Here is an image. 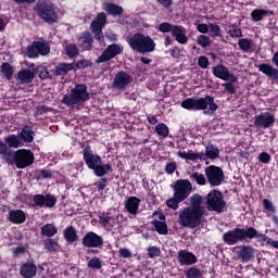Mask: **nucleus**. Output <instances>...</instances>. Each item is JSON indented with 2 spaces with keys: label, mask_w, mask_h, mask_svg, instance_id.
I'll return each mask as SVG.
<instances>
[{
  "label": "nucleus",
  "mask_w": 278,
  "mask_h": 278,
  "mask_svg": "<svg viewBox=\"0 0 278 278\" xmlns=\"http://www.w3.org/2000/svg\"><path fill=\"white\" fill-rule=\"evenodd\" d=\"M190 206L184 207L179 213V224L181 227L197 229L205 215V206H203V197L198 193L189 198Z\"/></svg>",
  "instance_id": "1"
},
{
  "label": "nucleus",
  "mask_w": 278,
  "mask_h": 278,
  "mask_svg": "<svg viewBox=\"0 0 278 278\" xmlns=\"http://www.w3.org/2000/svg\"><path fill=\"white\" fill-rule=\"evenodd\" d=\"M83 159L87 168L93 172L96 177L101 178V184L108 187V177L110 173H114L112 163H103V159L99 154H94L90 146H86L83 150Z\"/></svg>",
  "instance_id": "2"
},
{
  "label": "nucleus",
  "mask_w": 278,
  "mask_h": 278,
  "mask_svg": "<svg viewBox=\"0 0 278 278\" xmlns=\"http://www.w3.org/2000/svg\"><path fill=\"white\" fill-rule=\"evenodd\" d=\"M257 238H266V235L260 233L255 227H247V229L241 227H236L232 230H228L223 235V242L228 247H233L238 242H251Z\"/></svg>",
  "instance_id": "3"
},
{
  "label": "nucleus",
  "mask_w": 278,
  "mask_h": 278,
  "mask_svg": "<svg viewBox=\"0 0 278 278\" xmlns=\"http://www.w3.org/2000/svg\"><path fill=\"white\" fill-rule=\"evenodd\" d=\"M127 42L135 53H141L142 55L147 53H153L155 51V41L151 36L144 35L142 33H136L127 39Z\"/></svg>",
  "instance_id": "4"
},
{
  "label": "nucleus",
  "mask_w": 278,
  "mask_h": 278,
  "mask_svg": "<svg viewBox=\"0 0 278 278\" xmlns=\"http://www.w3.org/2000/svg\"><path fill=\"white\" fill-rule=\"evenodd\" d=\"M208 110L211 112H216L218 110V105L214 102V97L206 94L204 98L195 99V98H187L181 102V108L184 110H190L194 112H199L201 110Z\"/></svg>",
  "instance_id": "5"
},
{
  "label": "nucleus",
  "mask_w": 278,
  "mask_h": 278,
  "mask_svg": "<svg viewBox=\"0 0 278 278\" xmlns=\"http://www.w3.org/2000/svg\"><path fill=\"white\" fill-rule=\"evenodd\" d=\"M88 99H90L88 86H86V84H78L71 89V94L63 96L62 103L67 108H73V105H77V103H86Z\"/></svg>",
  "instance_id": "6"
},
{
  "label": "nucleus",
  "mask_w": 278,
  "mask_h": 278,
  "mask_svg": "<svg viewBox=\"0 0 278 278\" xmlns=\"http://www.w3.org/2000/svg\"><path fill=\"white\" fill-rule=\"evenodd\" d=\"M34 11L37 16L48 23L49 25H53V23H58V13H55V5L52 4L49 0H38L36 3Z\"/></svg>",
  "instance_id": "7"
},
{
  "label": "nucleus",
  "mask_w": 278,
  "mask_h": 278,
  "mask_svg": "<svg viewBox=\"0 0 278 278\" xmlns=\"http://www.w3.org/2000/svg\"><path fill=\"white\" fill-rule=\"evenodd\" d=\"M206 207L208 212H216L217 214L223 213L225 207H227L223 192L216 189L211 190L206 195Z\"/></svg>",
  "instance_id": "8"
},
{
  "label": "nucleus",
  "mask_w": 278,
  "mask_h": 278,
  "mask_svg": "<svg viewBox=\"0 0 278 278\" xmlns=\"http://www.w3.org/2000/svg\"><path fill=\"white\" fill-rule=\"evenodd\" d=\"M27 58L34 60L40 58V55H49L51 53V46L47 41H33L30 46L27 47Z\"/></svg>",
  "instance_id": "9"
},
{
  "label": "nucleus",
  "mask_w": 278,
  "mask_h": 278,
  "mask_svg": "<svg viewBox=\"0 0 278 278\" xmlns=\"http://www.w3.org/2000/svg\"><path fill=\"white\" fill-rule=\"evenodd\" d=\"M207 182L212 187L220 186L225 181V172L216 165H210L204 170Z\"/></svg>",
  "instance_id": "10"
},
{
  "label": "nucleus",
  "mask_w": 278,
  "mask_h": 278,
  "mask_svg": "<svg viewBox=\"0 0 278 278\" xmlns=\"http://www.w3.org/2000/svg\"><path fill=\"white\" fill-rule=\"evenodd\" d=\"M34 152L27 149H20L15 151V166L16 168L23 169L31 166L35 162Z\"/></svg>",
  "instance_id": "11"
},
{
  "label": "nucleus",
  "mask_w": 278,
  "mask_h": 278,
  "mask_svg": "<svg viewBox=\"0 0 278 278\" xmlns=\"http://www.w3.org/2000/svg\"><path fill=\"white\" fill-rule=\"evenodd\" d=\"M121 53H123V47L121 45H109L102 54L96 60V64L110 62V60H114V58H116V55H121Z\"/></svg>",
  "instance_id": "12"
},
{
  "label": "nucleus",
  "mask_w": 278,
  "mask_h": 278,
  "mask_svg": "<svg viewBox=\"0 0 278 278\" xmlns=\"http://www.w3.org/2000/svg\"><path fill=\"white\" fill-rule=\"evenodd\" d=\"M190 192H192V182H190V180L178 179L175 181L174 194H176L178 199L186 201V199L190 197Z\"/></svg>",
  "instance_id": "13"
},
{
  "label": "nucleus",
  "mask_w": 278,
  "mask_h": 278,
  "mask_svg": "<svg viewBox=\"0 0 278 278\" xmlns=\"http://www.w3.org/2000/svg\"><path fill=\"white\" fill-rule=\"evenodd\" d=\"M33 207H55L58 198L51 193L33 195Z\"/></svg>",
  "instance_id": "14"
},
{
  "label": "nucleus",
  "mask_w": 278,
  "mask_h": 278,
  "mask_svg": "<svg viewBox=\"0 0 278 278\" xmlns=\"http://www.w3.org/2000/svg\"><path fill=\"white\" fill-rule=\"evenodd\" d=\"M81 244L87 249H102L103 237H101L94 231H89L83 237Z\"/></svg>",
  "instance_id": "15"
},
{
  "label": "nucleus",
  "mask_w": 278,
  "mask_h": 278,
  "mask_svg": "<svg viewBox=\"0 0 278 278\" xmlns=\"http://www.w3.org/2000/svg\"><path fill=\"white\" fill-rule=\"evenodd\" d=\"M276 117L270 112L261 113L254 116V127L268 129L275 125Z\"/></svg>",
  "instance_id": "16"
},
{
  "label": "nucleus",
  "mask_w": 278,
  "mask_h": 278,
  "mask_svg": "<svg viewBox=\"0 0 278 278\" xmlns=\"http://www.w3.org/2000/svg\"><path fill=\"white\" fill-rule=\"evenodd\" d=\"M131 84V75L125 71L117 72L113 79V87L116 90H125Z\"/></svg>",
  "instance_id": "17"
},
{
  "label": "nucleus",
  "mask_w": 278,
  "mask_h": 278,
  "mask_svg": "<svg viewBox=\"0 0 278 278\" xmlns=\"http://www.w3.org/2000/svg\"><path fill=\"white\" fill-rule=\"evenodd\" d=\"M98 223L103 229L112 231L116 227V217L111 212H102L98 215Z\"/></svg>",
  "instance_id": "18"
},
{
  "label": "nucleus",
  "mask_w": 278,
  "mask_h": 278,
  "mask_svg": "<svg viewBox=\"0 0 278 278\" xmlns=\"http://www.w3.org/2000/svg\"><path fill=\"white\" fill-rule=\"evenodd\" d=\"M177 261L180 263V266H192L199 262L197 255L188 250L178 251Z\"/></svg>",
  "instance_id": "19"
},
{
  "label": "nucleus",
  "mask_w": 278,
  "mask_h": 278,
  "mask_svg": "<svg viewBox=\"0 0 278 278\" xmlns=\"http://www.w3.org/2000/svg\"><path fill=\"white\" fill-rule=\"evenodd\" d=\"M237 257L241 260L242 264H249L255 257V250L251 245H242L237 252Z\"/></svg>",
  "instance_id": "20"
},
{
  "label": "nucleus",
  "mask_w": 278,
  "mask_h": 278,
  "mask_svg": "<svg viewBox=\"0 0 278 278\" xmlns=\"http://www.w3.org/2000/svg\"><path fill=\"white\" fill-rule=\"evenodd\" d=\"M38 273V267L34 262H26L20 268V275L24 278H34Z\"/></svg>",
  "instance_id": "21"
},
{
  "label": "nucleus",
  "mask_w": 278,
  "mask_h": 278,
  "mask_svg": "<svg viewBox=\"0 0 278 278\" xmlns=\"http://www.w3.org/2000/svg\"><path fill=\"white\" fill-rule=\"evenodd\" d=\"M125 210L131 216H136L138 214V210H140V199L138 197H129L125 201Z\"/></svg>",
  "instance_id": "22"
},
{
  "label": "nucleus",
  "mask_w": 278,
  "mask_h": 278,
  "mask_svg": "<svg viewBox=\"0 0 278 278\" xmlns=\"http://www.w3.org/2000/svg\"><path fill=\"white\" fill-rule=\"evenodd\" d=\"M103 9L104 12H106V14H109V16H123V14H125V9H123V7L114 3V2H105L103 4Z\"/></svg>",
  "instance_id": "23"
},
{
  "label": "nucleus",
  "mask_w": 278,
  "mask_h": 278,
  "mask_svg": "<svg viewBox=\"0 0 278 278\" xmlns=\"http://www.w3.org/2000/svg\"><path fill=\"white\" fill-rule=\"evenodd\" d=\"M8 220L13 223V225H23L27 220V215L22 210H11Z\"/></svg>",
  "instance_id": "24"
},
{
  "label": "nucleus",
  "mask_w": 278,
  "mask_h": 278,
  "mask_svg": "<svg viewBox=\"0 0 278 278\" xmlns=\"http://www.w3.org/2000/svg\"><path fill=\"white\" fill-rule=\"evenodd\" d=\"M260 73H263V75H266V77H269V79H275V81H278V70L276 67H273V65L268 63H261L258 65Z\"/></svg>",
  "instance_id": "25"
},
{
  "label": "nucleus",
  "mask_w": 278,
  "mask_h": 278,
  "mask_svg": "<svg viewBox=\"0 0 278 278\" xmlns=\"http://www.w3.org/2000/svg\"><path fill=\"white\" fill-rule=\"evenodd\" d=\"M172 37L175 38L179 45H186L188 42V36H186V28L182 25H176L172 31Z\"/></svg>",
  "instance_id": "26"
},
{
  "label": "nucleus",
  "mask_w": 278,
  "mask_h": 278,
  "mask_svg": "<svg viewBox=\"0 0 278 278\" xmlns=\"http://www.w3.org/2000/svg\"><path fill=\"white\" fill-rule=\"evenodd\" d=\"M213 75L217 79L229 81V68L220 63L213 67Z\"/></svg>",
  "instance_id": "27"
},
{
  "label": "nucleus",
  "mask_w": 278,
  "mask_h": 278,
  "mask_svg": "<svg viewBox=\"0 0 278 278\" xmlns=\"http://www.w3.org/2000/svg\"><path fill=\"white\" fill-rule=\"evenodd\" d=\"M34 128L29 125L24 126L22 130L17 132L21 141L26 143L34 142Z\"/></svg>",
  "instance_id": "28"
},
{
  "label": "nucleus",
  "mask_w": 278,
  "mask_h": 278,
  "mask_svg": "<svg viewBox=\"0 0 278 278\" xmlns=\"http://www.w3.org/2000/svg\"><path fill=\"white\" fill-rule=\"evenodd\" d=\"M74 68L75 63H59L54 67V75H56V77H62L64 75H68V73H71V71H74Z\"/></svg>",
  "instance_id": "29"
},
{
  "label": "nucleus",
  "mask_w": 278,
  "mask_h": 278,
  "mask_svg": "<svg viewBox=\"0 0 278 278\" xmlns=\"http://www.w3.org/2000/svg\"><path fill=\"white\" fill-rule=\"evenodd\" d=\"M79 40L81 41L80 48L83 51H90L92 49L94 38H92V34L90 31L83 33V36L79 38Z\"/></svg>",
  "instance_id": "30"
},
{
  "label": "nucleus",
  "mask_w": 278,
  "mask_h": 278,
  "mask_svg": "<svg viewBox=\"0 0 278 278\" xmlns=\"http://www.w3.org/2000/svg\"><path fill=\"white\" fill-rule=\"evenodd\" d=\"M4 144L8 149H20V147H23V141L18 135H9L4 137Z\"/></svg>",
  "instance_id": "31"
},
{
  "label": "nucleus",
  "mask_w": 278,
  "mask_h": 278,
  "mask_svg": "<svg viewBox=\"0 0 278 278\" xmlns=\"http://www.w3.org/2000/svg\"><path fill=\"white\" fill-rule=\"evenodd\" d=\"M35 78L36 72L29 70H22L17 73V79H20L22 84H31Z\"/></svg>",
  "instance_id": "32"
},
{
  "label": "nucleus",
  "mask_w": 278,
  "mask_h": 278,
  "mask_svg": "<svg viewBox=\"0 0 278 278\" xmlns=\"http://www.w3.org/2000/svg\"><path fill=\"white\" fill-rule=\"evenodd\" d=\"M269 14H273V11L266 9H254L250 16L254 23H260V21L269 16Z\"/></svg>",
  "instance_id": "33"
},
{
  "label": "nucleus",
  "mask_w": 278,
  "mask_h": 278,
  "mask_svg": "<svg viewBox=\"0 0 278 278\" xmlns=\"http://www.w3.org/2000/svg\"><path fill=\"white\" fill-rule=\"evenodd\" d=\"M63 237L64 240L68 242V244H73V242H77V240H79V237L77 236V230L73 226L64 229Z\"/></svg>",
  "instance_id": "34"
},
{
  "label": "nucleus",
  "mask_w": 278,
  "mask_h": 278,
  "mask_svg": "<svg viewBox=\"0 0 278 278\" xmlns=\"http://www.w3.org/2000/svg\"><path fill=\"white\" fill-rule=\"evenodd\" d=\"M177 155L181 160H190L191 162H195V160H205V157H203V154L192 152V151H189V152L178 151Z\"/></svg>",
  "instance_id": "35"
},
{
  "label": "nucleus",
  "mask_w": 278,
  "mask_h": 278,
  "mask_svg": "<svg viewBox=\"0 0 278 278\" xmlns=\"http://www.w3.org/2000/svg\"><path fill=\"white\" fill-rule=\"evenodd\" d=\"M0 73L8 81H11L12 77H14V66L9 62H4L0 66Z\"/></svg>",
  "instance_id": "36"
},
{
  "label": "nucleus",
  "mask_w": 278,
  "mask_h": 278,
  "mask_svg": "<svg viewBox=\"0 0 278 278\" xmlns=\"http://www.w3.org/2000/svg\"><path fill=\"white\" fill-rule=\"evenodd\" d=\"M203 157H207L208 160H217L220 156V150L216 148L214 144H207L205 148V154H202Z\"/></svg>",
  "instance_id": "37"
},
{
  "label": "nucleus",
  "mask_w": 278,
  "mask_h": 278,
  "mask_svg": "<svg viewBox=\"0 0 278 278\" xmlns=\"http://www.w3.org/2000/svg\"><path fill=\"white\" fill-rule=\"evenodd\" d=\"M43 249H46L48 253H58V251H60V243L49 238L43 241Z\"/></svg>",
  "instance_id": "38"
},
{
  "label": "nucleus",
  "mask_w": 278,
  "mask_h": 278,
  "mask_svg": "<svg viewBox=\"0 0 278 278\" xmlns=\"http://www.w3.org/2000/svg\"><path fill=\"white\" fill-rule=\"evenodd\" d=\"M58 233V228L53 224H46L41 227V236L53 238Z\"/></svg>",
  "instance_id": "39"
},
{
  "label": "nucleus",
  "mask_w": 278,
  "mask_h": 278,
  "mask_svg": "<svg viewBox=\"0 0 278 278\" xmlns=\"http://www.w3.org/2000/svg\"><path fill=\"white\" fill-rule=\"evenodd\" d=\"M2 160H4V162H7V164L9 166H15L16 164V151H12V150H5V153H2Z\"/></svg>",
  "instance_id": "40"
},
{
  "label": "nucleus",
  "mask_w": 278,
  "mask_h": 278,
  "mask_svg": "<svg viewBox=\"0 0 278 278\" xmlns=\"http://www.w3.org/2000/svg\"><path fill=\"white\" fill-rule=\"evenodd\" d=\"M153 225L160 236H168V224L166 222L154 220Z\"/></svg>",
  "instance_id": "41"
},
{
  "label": "nucleus",
  "mask_w": 278,
  "mask_h": 278,
  "mask_svg": "<svg viewBox=\"0 0 278 278\" xmlns=\"http://www.w3.org/2000/svg\"><path fill=\"white\" fill-rule=\"evenodd\" d=\"M92 61L88 59H81L74 63V71H84V68H92Z\"/></svg>",
  "instance_id": "42"
},
{
  "label": "nucleus",
  "mask_w": 278,
  "mask_h": 278,
  "mask_svg": "<svg viewBox=\"0 0 278 278\" xmlns=\"http://www.w3.org/2000/svg\"><path fill=\"white\" fill-rule=\"evenodd\" d=\"M64 51L66 55L70 56L71 59L77 58V55H79V48L75 43L66 45L64 48Z\"/></svg>",
  "instance_id": "43"
},
{
  "label": "nucleus",
  "mask_w": 278,
  "mask_h": 278,
  "mask_svg": "<svg viewBox=\"0 0 278 278\" xmlns=\"http://www.w3.org/2000/svg\"><path fill=\"white\" fill-rule=\"evenodd\" d=\"M238 47L244 53H249V51H251V48L253 47V40L247 38L239 39Z\"/></svg>",
  "instance_id": "44"
},
{
  "label": "nucleus",
  "mask_w": 278,
  "mask_h": 278,
  "mask_svg": "<svg viewBox=\"0 0 278 278\" xmlns=\"http://www.w3.org/2000/svg\"><path fill=\"white\" fill-rule=\"evenodd\" d=\"M189 178L191 181L198 184V186H205V184H207V179H205V176L203 174H200L199 172H193L189 176Z\"/></svg>",
  "instance_id": "45"
},
{
  "label": "nucleus",
  "mask_w": 278,
  "mask_h": 278,
  "mask_svg": "<svg viewBox=\"0 0 278 278\" xmlns=\"http://www.w3.org/2000/svg\"><path fill=\"white\" fill-rule=\"evenodd\" d=\"M228 34L230 38H242V29L237 24L228 25Z\"/></svg>",
  "instance_id": "46"
},
{
  "label": "nucleus",
  "mask_w": 278,
  "mask_h": 278,
  "mask_svg": "<svg viewBox=\"0 0 278 278\" xmlns=\"http://www.w3.org/2000/svg\"><path fill=\"white\" fill-rule=\"evenodd\" d=\"M177 25L170 24L168 22H163L156 26V29L161 31V34H173V29H175Z\"/></svg>",
  "instance_id": "47"
},
{
  "label": "nucleus",
  "mask_w": 278,
  "mask_h": 278,
  "mask_svg": "<svg viewBox=\"0 0 278 278\" xmlns=\"http://www.w3.org/2000/svg\"><path fill=\"white\" fill-rule=\"evenodd\" d=\"M187 278H203V273L197 266L189 267L186 269Z\"/></svg>",
  "instance_id": "48"
},
{
  "label": "nucleus",
  "mask_w": 278,
  "mask_h": 278,
  "mask_svg": "<svg viewBox=\"0 0 278 278\" xmlns=\"http://www.w3.org/2000/svg\"><path fill=\"white\" fill-rule=\"evenodd\" d=\"M155 131L157 136H161L162 138H168V134H170L168 126H166L164 123L157 124L155 126Z\"/></svg>",
  "instance_id": "49"
},
{
  "label": "nucleus",
  "mask_w": 278,
  "mask_h": 278,
  "mask_svg": "<svg viewBox=\"0 0 278 278\" xmlns=\"http://www.w3.org/2000/svg\"><path fill=\"white\" fill-rule=\"evenodd\" d=\"M184 200L179 199L178 197H176V194L174 193L173 198H169L166 201V205L167 207H169V210H179V204L182 203Z\"/></svg>",
  "instance_id": "50"
},
{
  "label": "nucleus",
  "mask_w": 278,
  "mask_h": 278,
  "mask_svg": "<svg viewBox=\"0 0 278 278\" xmlns=\"http://www.w3.org/2000/svg\"><path fill=\"white\" fill-rule=\"evenodd\" d=\"M220 26H218L217 24H208V35L211 36V38H218L220 37Z\"/></svg>",
  "instance_id": "51"
},
{
  "label": "nucleus",
  "mask_w": 278,
  "mask_h": 278,
  "mask_svg": "<svg viewBox=\"0 0 278 278\" xmlns=\"http://www.w3.org/2000/svg\"><path fill=\"white\" fill-rule=\"evenodd\" d=\"M37 73H38L39 79L41 80L49 79V77H51V74L49 73V70L47 68V66L39 65L37 67Z\"/></svg>",
  "instance_id": "52"
},
{
  "label": "nucleus",
  "mask_w": 278,
  "mask_h": 278,
  "mask_svg": "<svg viewBox=\"0 0 278 278\" xmlns=\"http://www.w3.org/2000/svg\"><path fill=\"white\" fill-rule=\"evenodd\" d=\"M197 43L205 49L212 45V41L210 40V37L200 35L198 36Z\"/></svg>",
  "instance_id": "53"
},
{
  "label": "nucleus",
  "mask_w": 278,
  "mask_h": 278,
  "mask_svg": "<svg viewBox=\"0 0 278 278\" xmlns=\"http://www.w3.org/2000/svg\"><path fill=\"white\" fill-rule=\"evenodd\" d=\"M49 112H53V108L42 104L36 108L35 114L36 116H42L43 114H47Z\"/></svg>",
  "instance_id": "54"
},
{
  "label": "nucleus",
  "mask_w": 278,
  "mask_h": 278,
  "mask_svg": "<svg viewBox=\"0 0 278 278\" xmlns=\"http://www.w3.org/2000/svg\"><path fill=\"white\" fill-rule=\"evenodd\" d=\"M88 268H93L96 270H101V258L99 257H92L88 264H87Z\"/></svg>",
  "instance_id": "55"
},
{
  "label": "nucleus",
  "mask_w": 278,
  "mask_h": 278,
  "mask_svg": "<svg viewBox=\"0 0 278 278\" xmlns=\"http://www.w3.org/2000/svg\"><path fill=\"white\" fill-rule=\"evenodd\" d=\"M162 255V250L159 247H150L148 248V256L153 260V257H160Z\"/></svg>",
  "instance_id": "56"
},
{
  "label": "nucleus",
  "mask_w": 278,
  "mask_h": 278,
  "mask_svg": "<svg viewBox=\"0 0 278 278\" xmlns=\"http://www.w3.org/2000/svg\"><path fill=\"white\" fill-rule=\"evenodd\" d=\"M263 207H264V210H266L267 212H271L273 214H275V212H277V208H275L273 201H270L268 199H263Z\"/></svg>",
  "instance_id": "57"
},
{
  "label": "nucleus",
  "mask_w": 278,
  "mask_h": 278,
  "mask_svg": "<svg viewBox=\"0 0 278 278\" xmlns=\"http://www.w3.org/2000/svg\"><path fill=\"white\" fill-rule=\"evenodd\" d=\"M271 156L268 152H261L258 154V162L261 164H270Z\"/></svg>",
  "instance_id": "58"
},
{
  "label": "nucleus",
  "mask_w": 278,
  "mask_h": 278,
  "mask_svg": "<svg viewBox=\"0 0 278 278\" xmlns=\"http://www.w3.org/2000/svg\"><path fill=\"white\" fill-rule=\"evenodd\" d=\"M93 21H96V23H100L102 26L105 27V23H108V15L105 14V12H100Z\"/></svg>",
  "instance_id": "59"
},
{
  "label": "nucleus",
  "mask_w": 278,
  "mask_h": 278,
  "mask_svg": "<svg viewBox=\"0 0 278 278\" xmlns=\"http://www.w3.org/2000/svg\"><path fill=\"white\" fill-rule=\"evenodd\" d=\"M177 170V163L176 162H169L165 165V173L167 175H173Z\"/></svg>",
  "instance_id": "60"
},
{
  "label": "nucleus",
  "mask_w": 278,
  "mask_h": 278,
  "mask_svg": "<svg viewBox=\"0 0 278 278\" xmlns=\"http://www.w3.org/2000/svg\"><path fill=\"white\" fill-rule=\"evenodd\" d=\"M198 64L200 68H207V66H210V60L207 59V56L202 55L198 59Z\"/></svg>",
  "instance_id": "61"
},
{
  "label": "nucleus",
  "mask_w": 278,
  "mask_h": 278,
  "mask_svg": "<svg viewBox=\"0 0 278 278\" xmlns=\"http://www.w3.org/2000/svg\"><path fill=\"white\" fill-rule=\"evenodd\" d=\"M39 175H40V177H42V179H52L53 178V172L51 169H40Z\"/></svg>",
  "instance_id": "62"
},
{
  "label": "nucleus",
  "mask_w": 278,
  "mask_h": 278,
  "mask_svg": "<svg viewBox=\"0 0 278 278\" xmlns=\"http://www.w3.org/2000/svg\"><path fill=\"white\" fill-rule=\"evenodd\" d=\"M222 86L226 92H229V94H236V87L233 86V83H224Z\"/></svg>",
  "instance_id": "63"
},
{
  "label": "nucleus",
  "mask_w": 278,
  "mask_h": 278,
  "mask_svg": "<svg viewBox=\"0 0 278 278\" xmlns=\"http://www.w3.org/2000/svg\"><path fill=\"white\" fill-rule=\"evenodd\" d=\"M119 253V257H124V260H128L129 257H131V251H129V249L127 248H121L118 250Z\"/></svg>",
  "instance_id": "64"
}]
</instances>
